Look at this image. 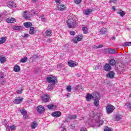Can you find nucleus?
I'll return each mask as SVG.
<instances>
[{
  "instance_id": "nucleus-49",
  "label": "nucleus",
  "mask_w": 131,
  "mask_h": 131,
  "mask_svg": "<svg viewBox=\"0 0 131 131\" xmlns=\"http://www.w3.org/2000/svg\"><path fill=\"white\" fill-rule=\"evenodd\" d=\"M104 130V131H111V129H110L108 127H106Z\"/></svg>"
},
{
  "instance_id": "nucleus-59",
  "label": "nucleus",
  "mask_w": 131,
  "mask_h": 131,
  "mask_svg": "<svg viewBox=\"0 0 131 131\" xmlns=\"http://www.w3.org/2000/svg\"><path fill=\"white\" fill-rule=\"evenodd\" d=\"M112 9L114 11H115V10H116L115 7H113Z\"/></svg>"
},
{
  "instance_id": "nucleus-62",
  "label": "nucleus",
  "mask_w": 131,
  "mask_h": 131,
  "mask_svg": "<svg viewBox=\"0 0 131 131\" xmlns=\"http://www.w3.org/2000/svg\"><path fill=\"white\" fill-rule=\"evenodd\" d=\"M32 2H37V0H32Z\"/></svg>"
},
{
  "instance_id": "nucleus-4",
  "label": "nucleus",
  "mask_w": 131,
  "mask_h": 131,
  "mask_svg": "<svg viewBox=\"0 0 131 131\" xmlns=\"http://www.w3.org/2000/svg\"><path fill=\"white\" fill-rule=\"evenodd\" d=\"M83 38V35H79L77 36L76 37L73 38V39H72V41L74 42V43H77L78 41H81Z\"/></svg>"
},
{
  "instance_id": "nucleus-48",
  "label": "nucleus",
  "mask_w": 131,
  "mask_h": 131,
  "mask_svg": "<svg viewBox=\"0 0 131 131\" xmlns=\"http://www.w3.org/2000/svg\"><path fill=\"white\" fill-rule=\"evenodd\" d=\"M70 34L71 35H75V32L74 31H72L70 32Z\"/></svg>"
},
{
  "instance_id": "nucleus-53",
  "label": "nucleus",
  "mask_w": 131,
  "mask_h": 131,
  "mask_svg": "<svg viewBox=\"0 0 131 131\" xmlns=\"http://www.w3.org/2000/svg\"><path fill=\"white\" fill-rule=\"evenodd\" d=\"M56 4H60L61 3V0H55Z\"/></svg>"
},
{
  "instance_id": "nucleus-54",
  "label": "nucleus",
  "mask_w": 131,
  "mask_h": 131,
  "mask_svg": "<svg viewBox=\"0 0 131 131\" xmlns=\"http://www.w3.org/2000/svg\"><path fill=\"white\" fill-rule=\"evenodd\" d=\"M5 83H6V81L4 80H2V82H1V84L4 85V84H5Z\"/></svg>"
},
{
  "instance_id": "nucleus-55",
  "label": "nucleus",
  "mask_w": 131,
  "mask_h": 131,
  "mask_svg": "<svg viewBox=\"0 0 131 131\" xmlns=\"http://www.w3.org/2000/svg\"><path fill=\"white\" fill-rule=\"evenodd\" d=\"M28 36H29V34H24V37H28Z\"/></svg>"
},
{
  "instance_id": "nucleus-39",
  "label": "nucleus",
  "mask_w": 131,
  "mask_h": 131,
  "mask_svg": "<svg viewBox=\"0 0 131 131\" xmlns=\"http://www.w3.org/2000/svg\"><path fill=\"white\" fill-rule=\"evenodd\" d=\"M94 104L96 107H98L99 106V100L97 99H95L94 101Z\"/></svg>"
},
{
  "instance_id": "nucleus-63",
  "label": "nucleus",
  "mask_w": 131,
  "mask_h": 131,
  "mask_svg": "<svg viewBox=\"0 0 131 131\" xmlns=\"http://www.w3.org/2000/svg\"><path fill=\"white\" fill-rule=\"evenodd\" d=\"M129 99H131V93L130 94V95L129 96Z\"/></svg>"
},
{
  "instance_id": "nucleus-44",
  "label": "nucleus",
  "mask_w": 131,
  "mask_h": 131,
  "mask_svg": "<svg viewBox=\"0 0 131 131\" xmlns=\"http://www.w3.org/2000/svg\"><path fill=\"white\" fill-rule=\"evenodd\" d=\"M100 68H101L100 66L97 67L96 66H94L93 67V70H98V69H100Z\"/></svg>"
},
{
  "instance_id": "nucleus-57",
  "label": "nucleus",
  "mask_w": 131,
  "mask_h": 131,
  "mask_svg": "<svg viewBox=\"0 0 131 131\" xmlns=\"http://www.w3.org/2000/svg\"><path fill=\"white\" fill-rule=\"evenodd\" d=\"M93 49H98V46L94 45L93 46Z\"/></svg>"
},
{
  "instance_id": "nucleus-12",
  "label": "nucleus",
  "mask_w": 131,
  "mask_h": 131,
  "mask_svg": "<svg viewBox=\"0 0 131 131\" xmlns=\"http://www.w3.org/2000/svg\"><path fill=\"white\" fill-rule=\"evenodd\" d=\"M7 23H15L16 22V19L14 17H9L6 19Z\"/></svg>"
},
{
  "instance_id": "nucleus-3",
  "label": "nucleus",
  "mask_w": 131,
  "mask_h": 131,
  "mask_svg": "<svg viewBox=\"0 0 131 131\" xmlns=\"http://www.w3.org/2000/svg\"><path fill=\"white\" fill-rule=\"evenodd\" d=\"M114 109H115L114 106L111 104L107 105L106 107V113L108 114H111V113L114 111Z\"/></svg>"
},
{
  "instance_id": "nucleus-46",
  "label": "nucleus",
  "mask_w": 131,
  "mask_h": 131,
  "mask_svg": "<svg viewBox=\"0 0 131 131\" xmlns=\"http://www.w3.org/2000/svg\"><path fill=\"white\" fill-rule=\"evenodd\" d=\"M70 127L71 129H73L74 128H75V125L74 124H72L70 125Z\"/></svg>"
},
{
  "instance_id": "nucleus-26",
  "label": "nucleus",
  "mask_w": 131,
  "mask_h": 131,
  "mask_svg": "<svg viewBox=\"0 0 131 131\" xmlns=\"http://www.w3.org/2000/svg\"><path fill=\"white\" fill-rule=\"evenodd\" d=\"M7 40V37H3L0 38V45H3V43H5Z\"/></svg>"
},
{
  "instance_id": "nucleus-14",
  "label": "nucleus",
  "mask_w": 131,
  "mask_h": 131,
  "mask_svg": "<svg viewBox=\"0 0 131 131\" xmlns=\"http://www.w3.org/2000/svg\"><path fill=\"white\" fill-rule=\"evenodd\" d=\"M112 68L111 66L109 63H105L104 67V69L105 71H110Z\"/></svg>"
},
{
  "instance_id": "nucleus-27",
  "label": "nucleus",
  "mask_w": 131,
  "mask_h": 131,
  "mask_svg": "<svg viewBox=\"0 0 131 131\" xmlns=\"http://www.w3.org/2000/svg\"><path fill=\"white\" fill-rule=\"evenodd\" d=\"M82 30L84 34H87V33H89V31H88V28L85 27H83L82 28Z\"/></svg>"
},
{
  "instance_id": "nucleus-17",
  "label": "nucleus",
  "mask_w": 131,
  "mask_h": 131,
  "mask_svg": "<svg viewBox=\"0 0 131 131\" xmlns=\"http://www.w3.org/2000/svg\"><path fill=\"white\" fill-rule=\"evenodd\" d=\"M6 62H7V58L4 55L0 56V63H1V64H4V63H6Z\"/></svg>"
},
{
  "instance_id": "nucleus-10",
  "label": "nucleus",
  "mask_w": 131,
  "mask_h": 131,
  "mask_svg": "<svg viewBox=\"0 0 131 131\" xmlns=\"http://www.w3.org/2000/svg\"><path fill=\"white\" fill-rule=\"evenodd\" d=\"M20 112L21 113L22 115L24 118H28V116L27 115V112H26V110L25 108H23L20 111Z\"/></svg>"
},
{
  "instance_id": "nucleus-34",
  "label": "nucleus",
  "mask_w": 131,
  "mask_h": 131,
  "mask_svg": "<svg viewBox=\"0 0 131 131\" xmlns=\"http://www.w3.org/2000/svg\"><path fill=\"white\" fill-rule=\"evenodd\" d=\"M93 12V9H87L85 11V15H90Z\"/></svg>"
},
{
  "instance_id": "nucleus-13",
  "label": "nucleus",
  "mask_w": 131,
  "mask_h": 131,
  "mask_svg": "<svg viewBox=\"0 0 131 131\" xmlns=\"http://www.w3.org/2000/svg\"><path fill=\"white\" fill-rule=\"evenodd\" d=\"M23 101V98L22 97H17L16 99L14 100V104H20V103H22Z\"/></svg>"
},
{
  "instance_id": "nucleus-43",
  "label": "nucleus",
  "mask_w": 131,
  "mask_h": 131,
  "mask_svg": "<svg viewBox=\"0 0 131 131\" xmlns=\"http://www.w3.org/2000/svg\"><path fill=\"white\" fill-rule=\"evenodd\" d=\"M74 2L75 4H76L77 5H79V4L81 3V0H74Z\"/></svg>"
},
{
  "instance_id": "nucleus-15",
  "label": "nucleus",
  "mask_w": 131,
  "mask_h": 131,
  "mask_svg": "<svg viewBox=\"0 0 131 131\" xmlns=\"http://www.w3.org/2000/svg\"><path fill=\"white\" fill-rule=\"evenodd\" d=\"M115 74L113 71H110L106 75L107 78H114V75Z\"/></svg>"
},
{
  "instance_id": "nucleus-11",
  "label": "nucleus",
  "mask_w": 131,
  "mask_h": 131,
  "mask_svg": "<svg viewBox=\"0 0 131 131\" xmlns=\"http://www.w3.org/2000/svg\"><path fill=\"white\" fill-rule=\"evenodd\" d=\"M118 70L120 72H122L125 69V67L122 64V63H119V66L117 67Z\"/></svg>"
},
{
  "instance_id": "nucleus-31",
  "label": "nucleus",
  "mask_w": 131,
  "mask_h": 131,
  "mask_svg": "<svg viewBox=\"0 0 131 131\" xmlns=\"http://www.w3.org/2000/svg\"><path fill=\"white\" fill-rule=\"evenodd\" d=\"M53 85H55V84H49L48 85V88H47L48 91H53V90H54V87L53 86Z\"/></svg>"
},
{
  "instance_id": "nucleus-36",
  "label": "nucleus",
  "mask_w": 131,
  "mask_h": 131,
  "mask_svg": "<svg viewBox=\"0 0 131 131\" xmlns=\"http://www.w3.org/2000/svg\"><path fill=\"white\" fill-rule=\"evenodd\" d=\"M77 117V116L76 115H71L68 117V119H70L71 120H72V119H75Z\"/></svg>"
},
{
  "instance_id": "nucleus-28",
  "label": "nucleus",
  "mask_w": 131,
  "mask_h": 131,
  "mask_svg": "<svg viewBox=\"0 0 131 131\" xmlns=\"http://www.w3.org/2000/svg\"><path fill=\"white\" fill-rule=\"evenodd\" d=\"M30 34H35V31H34V27H32L30 29V31H29Z\"/></svg>"
},
{
  "instance_id": "nucleus-64",
  "label": "nucleus",
  "mask_w": 131,
  "mask_h": 131,
  "mask_svg": "<svg viewBox=\"0 0 131 131\" xmlns=\"http://www.w3.org/2000/svg\"><path fill=\"white\" fill-rule=\"evenodd\" d=\"M41 19H42V20H45V18H41Z\"/></svg>"
},
{
  "instance_id": "nucleus-50",
  "label": "nucleus",
  "mask_w": 131,
  "mask_h": 131,
  "mask_svg": "<svg viewBox=\"0 0 131 131\" xmlns=\"http://www.w3.org/2000/svg\"><path fill=\"white\" fill-rule=\"evenodd\" d=\"M80 131H88V129H86V128H81Z\"/></svg>"
},
{
  "instance_id": "nucleus-37",
  "label": "nucleus",
  "mask_w": 131,
  "mask_h": 131,
  "mask_svg": "<svg viewBox=\"0 0 131 131\" xmlns=\"http://www.w3.org/2000/svg\"><path fill=\"white\" fill-rule=\"evenodd\" d=\"M131 46V42H125L124 43L123 47H130Z\"/></svg>"
},
{
  "instance_id": "nucleus-58",
  "label": "nucleus",
  "mask_w": 131,
  "mask_h": 131,
  "mask_svg": "<svg viewBox=\"0 0 131 131\" xmlns=\"http://www.w3.org/2000/svg\"><path fill=\"white\" fill-rule=\"evenodd\" d=\"M67 98H70V94L68 93L67 95Z\"/></svg>"
},
{
  "instance_id": "nucleus-40",
  "label": "nucleus",
  "mask_w": 131,
  "mask_h": 131,
  "mask_svg": "<svg viewBox=\"0 0 131 131\" xmlns=\"http://www.w3.org/2000/svg\"><path fill=\"white\" fill-rule=\"evenodd\" d=\"M6 77V75L5 73L0 72V79L2 78H5Z\"/></svg>"
},
{
  "instance_id": "nucleus-22",
  "label": "nucleus",
  "mask_w": 131,
  "mask_h": 131,
  "mask_svg": "<svg viewBox=\"0 0 131 131\" xmlns=\"http://www.w3.org/2000/svg\"><path fill=\"white\" fill-rule=\"evenodd\" d=\"M38 125V124H37V122L35 121H33V122H32L31 124V128L32 129H34V128H35L36 127H37V126Z\"/></svg>"
},
{
  "instance_id": "nucleus-29",
  "label": "nucleus",
  "mask_w": 131,
  "mask_h": 131,
  "mask_svg": "<svg viewBox=\"0 0 131 131\" xmlns=\"http://www.w3.org/2000/svg\"><path fill=\"white\" fill-rule=\"evenodd\" d=\"M110 64L111 66H114L116 64V61L114 59H112L110 60Z\"/></svg>"
},
{
  "instance_id": "nucleus-5",
  "label": "nucleus",
  "mask_w": 131,
  "mask_h": 131,
  "mask_svg": "<svg viewBox=\"0 0 131 131\" xmlns=\"http://www.w3.org/2000/svg\"><path fill=\"white\" fill-rule=\"evenodd\" d=\"M41 101L42 103H48L50 100V95L49 94H43L41 96Z\"/></svg>"
},
{
  "instance_id": "nucleus-7",
  "label": "nucleus",
  "mask_w": 131,
  "mask_h": 131,
  "mask_svg": "<svg viewBox=\"0 0 131 131\" xmlns=\"http://www.w3.org/2000/svg\"><path fill=\"white\" fill-rule=\"evenodd\" d=\"M45 110L46 109L45 108V107H43V106L42 105H39L37 107V111L40 114H41V113H43Z\"/></svg>"
},
{
  "instance_id": "nucleus-1",
  "label": "nucleus",
  "mask_w": 131,
  "mask_h": 131,
  "mask_svg": "<svg viewBox=\"0 0 131 131\" xmlns=\"http://www.w3.org/2000/svg\"><path fill=\"white\" fill-rule=\"evenodd\" d=\"M66 22L69 28H75L76 27V21L73 18H70Z\"/></svg>"
},
{
  "instance_id": "nucleus-47",
  "label": "nucleus",
  "mask_w": 131,
  "mask_h": 131,
  "mask_svg": "<svg viewBox=\"0 0 131 131\" xmlns=\"http://www.w3.org/2000/svg\"><path fill=\"white\" fill-rule=\"evenodd\" d=\"M23 91V90H17L16 91V93H17V94H18V95H20V94H22Z\"/></svg>"
},
{
  "instance_id": "nucleus-61",
  "label": "nucleus",
  "mask_w": 131,
  "mask_h": 131,
  "mask_svg": "<svg viewBox=\"0 0 131 131\" xmlns=\"http://www.w3.org/2000/svg\"><path fill=\"white\" fill-rule=\"evenodd\" d=\"M115 38H116L115 37H112V39L114 40H115Z\"/></svg>"
},
{
  "instance_id": "nucleus-6",
  "label": "nucleus",
  "mask_w": 131,
  "mask_h": 131,
  "mask_svg": "<svg viewBox=\"0 0 131 131\" xmlns=\"http://www.w3.org/2000/svg\"><path fill=\"white\" fill-rule=\"evenodd\" d=\"M51 115L53 116V117L57 118L58 117H60V116L62 115V113H61L60 111H55L53 112Z\"/></svg>"
},
{
  "instance_id": "nucleus-21",
  "label": "nucleus",
  "mask_w": 131,
  "mask_h": 131,
  "mask_svg": "<svg viewBox=\"0 0 131 131\" xmlns=\"http://www.w3.org/2000/svg\"><path fill=\"white\" fill-rule=\"evenodd\" d=\"M27 14V11H24V15H23V17L25 19H30V14H29V13Z\"/></svg>"
},
{
  "instance_id": "nucleus-9",
  "label": "nucleus",
  "mask_w": 131,
  "mask_h": 131,
  "mask_svg": "<svg viewBox=\"0 0 131 131\" xmlns=\"http://www.w3.org/2000/svg\"><path fill=\"white\" fill-rule=\"evenodd\" d=\"M66 9V6L64 4H60L57 6V10H58V11H65Z\"/></svg>"
},
{
  "instance_id": "nucleus-16",
  "label": "nucleus",
  "mask_w": 131,
  "mask_h": 131,
  "mask_svg": "<svg viewBox=\"0 0 131 131\" xmlns=\"http://www.w3.org/2000/svg\"><path fill=\"white\" fill-rule=\"evenodd\" d=\"M16 6L14 2L9 1L7 3V6L8 8H14Z\"/></svg>"
},
{
  "instance_id": "nucleus-33",
  "label": "nucleus",
  "mask_w": 131,
  "mask_h": 131,
  "mask_svg": "<svg viewBox=\"0 0 131 131\" xmlns=\"http://www.w3.org/2000/svg\"><path fill=\"white\" fill-rule=\"evenodd\" d=\"M47 108L48 109H54V108H56V106L55 105V104H49L47 105Z\"/></svg>"
},
{
  "instance_id": "nucleus-52",
  "label": "nucleus",
  "mask_w": 131,
  "mask_h": 131,
  "mask_svg": "<svg viewBox=\"0 0 131 131\" xmlns=\"http://www.w3.org/2000/svg\"><path fill=\"white\" fill-rule=\"evenodd\" d=\"M103 47H104V45H99L98 46V49H101V48H103Z\"/></svg>"
},
{
  "instance_id": "nucleus-20",
  "label": "nucleus",
  "mask_w": 131,
  "mask_h": 131,
  "mask_svg": "<svg viewBox=\"0 0 131 131\" xmlns=\"http://www.w3.org/2000/svg\"><path fill=\"white\" fill-rule=\"evenodd\" d=\"M45 33L46 35L48 37H51L53 35V31L51 30H47Z\"/></svg>"
},
{
  "instance_id": "nucleus-38",
  "label": "nucleus",
  "mask_w": 131,
  "mask_h": 131,
  "mask_svg": "<svg viewBox=\"0 0 131 131\" xmlns=\"http://www.w3.org/2000/svg\"><path fill=\"white\" fill-rule=\"evenodd\" d=\"M12 28L13 30H20L21 29V26H14Z\"/></svg>"
},
{
  "instance_id": "nucleus-24",
  "label": "nucleus",
  "mask_w": 131,
  "mask_h": 131,
  "mask_svg": "<svg viewBox=\"0 0 131 131\" xmlns=\"http://www.w3.org/2000/svg\"><path fill=\"white\" fill-rule=\"evenodd\" d=\"M122 117L119 114L116 115V117L115 118V121H120V120H121V119Z\"/></svg>"
},
{
  "instance_id": "nucleus-2",
  "label": "nucleus",
  "mask_w": 131,
  "mask_h": 131,
  "mask_svg": "<svg viewBox=\"0 0 131 131\" xmlns=\"http://www.w3.org/2000/svg\"><path fill=\"white\" fill-rule=\"evenodd\" d=\"M47 82L51 84H56L57 83V77L56 76L51 75L46 78Z\"/></svg>"
},
{
  "instance_id": "nucleus-32",
  "label": "nucleus",
  "mask_w": 131,
  "mask_h": 131,
  "mask_svg": "<svg viewBox=\"0 0 131 131\" xmlns=\"http://www.w3.org/2000/svg\"><path fill=\"white\" fill-rule=\"evenodd\" d=\"M118 14H119V15L121 16V17L125 16V12L121 10H120L119 12H118Z\"/></svg>"
},
{
  "instance_id": "nucleus-23",
  "label": "nucleus",
  "mask_w": 131,
  "mask_h": 131,
  "mask_svg": "<svg viewBox=\"0 0 131 131\" xmlns=\"http://www.w3.org/2000/svg\"><path fill=\"white\" fill-rule=\"evenodd\" d=\"M93 96V99H95V100H99L100 99V94L98 92L94 93Z\"/></svg>"
},
{
  "instance_id": "nucleus-35",
  "label": "nucleus",
  "mask_w": 131,
  "mask_h": 131,
  "mask_svg": "<svg viewBox=\"0 0 131 131\" xmlns=\"http://www.w3.org/2000/svg\"><path fill=\"white\" fill-rule=\"evenodd\" d=\"M20 63H26L27 62V57H25L20 59Z\"/></svg>"
},
{
  "instance_id": "nucleus-51",
  "label": "nucleus",
  "mask_w": 131,
  "mask_h": 131,
  "mask_svg": "<svg viewBox=\"0 0 131 131\" xmlns=\"http://www.w3.org/2000/svg\"><path fill=\"white\" fill-rule=\"evenodd\" d=\"M47 42H52V38H48L47 40Z\"/></svg>"
},
{
  "instance_id": "nucleus-42",
  "label": "nucleus",
  "mask_w": 131,
  "mask_h": 131,
  "mask_svg": "<svg viewBox=\"0 0 131 131\" xmlns=\"http://www.w3.org/2000/svg\"><path fill=\"white\" fill-rule=\"evenodd\" d=\"M29 14L31 15V16H33V15H35V12H34V10H32L30 12H29Z\"/></svg>"
},
{
  "instance_id": "nucleus-41",
  "label": "nucleus",
  "mask_w": 131,
  "mask_h": 131,
  "mask_svg": "<svg viewBox=\"0 0 131 131\" xmlns=\"http://www.w3.org/2000/svg\"><path fill=\"white\" fill-rule=\"evenodd\" d=\"M66 90H67V92H71V91H72V89H71V85H68V86H67V88H66Z\"/></svg>"
},
{
  "instance_id": "nucleus-19",
  "label": "nucleus",
  "mask_w": 131,
  "mask_h": 131,
  "mask_svg": "<svg viewBox=\"0 0 131 131\" xmlns=\"http://www.w3.org/2000/svg\"><path fill=\"white\" fill-rule=\"evenodd\" d=\"M92 99H94V96L90 93L87 94V96L86 97V100L87 102H90Z\"/></svg>"
},
{
  "instance_id": "nucleus-8",
  "label": "nucleus",
  "mask_w": 131,
  "mask_h": 131,
  "mask_svg": "<svg viewBox=\"0 0 131 131\" xmlns=\"http://www.w3.org/2000/svg\"><path fill=\"white\" fill-rule=\"evenodd\" d=\"M68 65H69L70 67H75V66L78 65V63L73 60H70L68 62Z\"/></svg>"
},
{
  "instance_id": "nucleus-30",
  "label": "nucleus",
  "mask_w": 131,
  "mask_h": 131,
  "mask_svg": "<svg viewBox=\"0 0 131 131\" xmlns=\"http://www.w3.org/2000/svg\"><path fill=\"white\" fill-rule=\"evenodd\" d=\"M15 72H19L20 71V67L19 66H15L14 68Z\"/></svg>"
},
{
  "instance_id": "nucleus-45",
  "label": "nucleus",
  "mask_w": 131,
  "mask_h": 131,
  "mask_svg": "<svg viewBox=\"0 0 131 131\" xmlns=\"http://www.w3.org/2000/svg\"><path fill=\"white\" fill-rule=\"evenodd\" d=\"M10 127L11 130H15V129H16V126L14 125L10 126Z\"/></svg>"
},
{
  "instance_id": "nucleus-56",
  "label": "nucleus",
  "mask_w": 131,
  "mask_h": 131,
  "mask_svg": "<svg viewBox=\"0 0 131 131\" xmlns=\"http://www.w3.org/2000/svg\"><path fill=\"white\" fill-rule=\"evenodd\" d=\"M112 3H117V0H111V2Z\"/></svg>"
},
{
  "instance_id": "nucleus-60",
  "label": "nucleus",
  "mask_w": 131,
  "mask_h": 131,
  "mask_svg": "<svg viewBox=\"0 0 131 131\" xmlns=\"http://www.w3.org/2000/svg\"><path fill=\"white\" fill-rule=\"evenodd\" d=\"M61 131H67L66 128H63V130H62Z\"/></svg>"
},
{
  "instance_id": "nucleus-18",
  "label": "nucleus",
  "mask_w": 131,
  "mask_h": 131,
  "mask_svg": "<svg viewBox=\"0 0 131 131\" xmlns=\"http://www.w3.org/2000/svg\"><path fill=\"white\" fill-rule=\"evenodd\" d=\"M24 26L26 28H30L32 26V23L30 21H28L24 23Z\"/></svg>"
},
{
  "instance_id": "nucleus-25",
  "label": "nucleus",
  "mask_w": 131,
  "mask_h": 131,
  "mask_svg": "<svg viewBox=\"0 0 131 131\" xmlns=\"http://www.w3.org/2000/svg\"><path fill=\"white\" fill-rule=\"evenodd\" d=\"M105 51L106 52H108L109 54H115V49H106Z\"/></svg>"
}]
</instances>
